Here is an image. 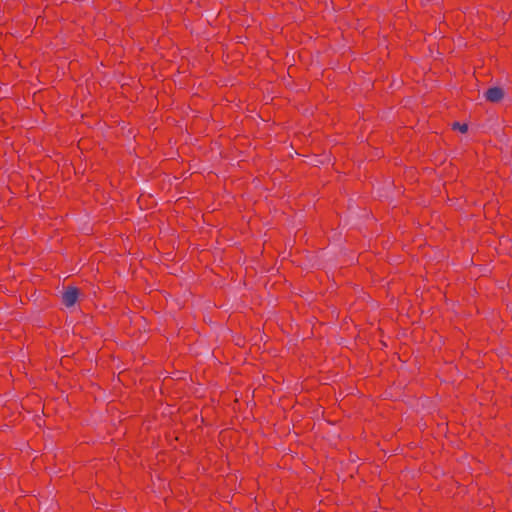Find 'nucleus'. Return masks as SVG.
<instances>
[{
	"label": "nucleus",
	"mask_w": 512,
	"mask_h": 512,
	"mask_svg": "<svg viewBox=\"0 0 512 512\" xmlns=\"http://www.w3.org/2000/svg\"><path fill=\"white\" fill-rule=\"evenodd\" d=\"M79 297V290L76 287L69 286L62 294V302L66 307H72Z\"/></svg>",
	"instance_id": "nucleus-1"
},
{
	"label": "nucleus",
	"mask_w": 512,
	"mask_h": 512,
	"mask_svg": "<svg viewBox=\"0 0 512 512\" xmlns=\"http://www.w3.org/2000/svg\"><path fill=\"white\" fill-rule=\"evenodd\" d=\"M504 97V91L503 89L499 87H492L489 88L485 92V98L486 100L490 102H499Z\"/></svg>",
	"instance_id": "nucleus-2"
},
{
	"label": "nucleus",
	"mask_w": 512,
	"mask_h": 512,
	"mask_svg": "<svg viewBox=\"0 0 512 512\" xmlns=\"http://www.w3.org/2000/svg\"><path fill=\"white\" fill-rule=\"evenodd\" d=\"M453 128L454 129H459L462 133H465L467 131V129H468V126H467V124H460L458 122H455L453 124Z\"/></svg>",
	"instance_id": "nucleus-3"
}]
</instances>
